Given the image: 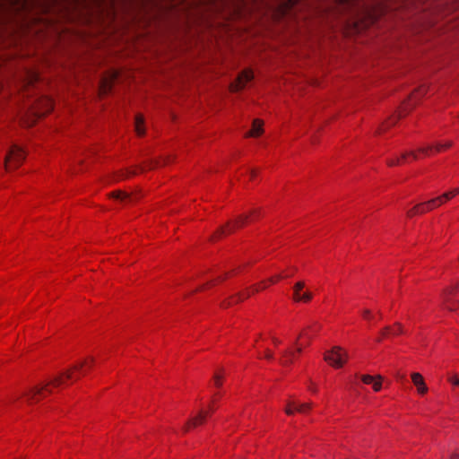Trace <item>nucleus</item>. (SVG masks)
Here are the masks:
<instances>
[{
  "mask_svg": "<svg viewBox=\"0 0 459 459\" xmlns=\"http://www.w3.org/2000/svg\"><path fill=\"white\" fill-rule=\"evenodd\" d=\"M222 374L221 372H216L213 376V381H214V385L217 387V388H220L222 385Z\"/></svg>",
  "mask_w": 459,
  "mask_h": 459,
  "instance_id": "b1692460",
  "label": "nucleus"
},
{
  "mask_svg": "<svg viewBox=\"0 0 459 459\" xmlns=\"http://www.w3.org/2000/svg\"><path fill=\"white\" fill-rule=\"evenodd\" d=\"M459 290V282L456 285L446 289L443 294V302L448 310L455 311L459 307L458 300L454 299L455 293Z\"/></svg>",
  "mask_w": 459,
  "mask_h": 459,
  "instance_id": "9d476101",
  "label": "nucleus"
},
{
  "mask_svg": "<svg viewBox=\"0 0 459 459\" xmlns=\"http://www.w3.org/2000/svg\"><path fill=\"white\" fill-rule=\"evenodd\" d=\"M451 459H459V453H455L451 455Z\"/></svg>",
  "mask_w": 459,
  "mask_h": 459,
  "instance_id": "7c9ffc66",
  "label": "nucleus"
},
{
  "mask_svg": "<svg viewBox=\"0 0 459 459\" xmlns=\"http://www.w3.org/2000/svg\"><path fill=\"white\" fill-rule=\"evenodd\" d=\"M382 318V315L380 312H378V316H377V319H381Z\"/></svg>",
  "mask_w": 459,
  "mask_h": 459,
  "instance_id": "473e14b6",
  "label": "nucleus"
},
{
  "mask_svg": "<svg viewBox=\"0 0 459 459\" xmlns=\"http://www.w3.org/2000/svg\"><path fill=\"white\" fill-rule=\"evenodd\" d=\"M361 381L366 385H372L375 392L380 391L382 387V377L380 376L376 377L370 375H363L361 377Z\"/></svg>",
  "mask_w": 459,
  "mask_h": 459,
  "instance_id": "2eb2a0df",
  "label": "nucleus"
},
{
  "mask_svg": "<svg viewBox=\"0 0 459 459\" xmlns=\"http://www.w3.org/2000/svg\"><path fill=\"white\" fill-rule=\"evenodd\" d=\"M258 175V169H252L248 171V177L250 180H254Z\"/></svg>",
  "mask_w": 459,
  "mask_h": 459,
  "instance_id": "a878e982",
  "label": "nucleus"
},
{
  "mask_svg": "<svg viewBox=\"0 0 459 459\" xmlns=\"http://www.w3.org/2000/svg\"><path fill=\"white\" fill-rule=\"evenodd\" d=\"M229 274H230V273H225L224 274H220L216 278L208 281L205 284L199 286L196 290L199 291V290L208 289L212 286H214L217 282H221V281H224L229 276Z\"/></svg>",
  "mask_w": 459,
  "mask_h": 459,
  "instance_id": "6ab92c4d",
  "label": "nucleus"
},
{
  "mask_svg": "<svg viewBox=\"0 0 459 459\" xmlns=\"http://www.w3.org/2000/svg\"><path fill=\"white\" fill-rule=\"evenodd\" d=\"M382 318V315L380 312H378V316H377V319H381Z\"/></svg>",
  "mask_w": 459,
  "mask_h": 459,
  "instance_id": "2f4dec72",
  "label": "nucleus"
},
{
  "mask_svg": "<svg viewBox=\"0 0 459 459\" xmlns=\"http://www.w3.org/2000/svg\"><path fill=\"white\" fill-rule=\"evenodd\" d=\"M362 317L368 321H371L374 319V316H372L371 311L369 309H364L362 311Z\"/></svg>",
  "mask_w": 459,
  "mask_h": 459,
  "instance_id": "393cba45",
  "label": "nucleus"
},
{
  "mask_svg": "<svg viewBox=\"0 0 459 459\" xmlns=\"http://www.w3.org/2000/svg\"><path fill=\"white\" fill-rule=\"evenodd\" d=\"M254 79V74L251 69H245L238 75L236 81L230 84V90L233 92L242 91L247 84L252 82Z\"/></svg>",
  "mask_w": 459,
  "mask_h": 459,
  "instance_id": "6e6552de",
  "label": "nucleus"
},
{
  "mask_svg": "<svg viewBox=\"0 0 459 459\" xmlns=\"http://www.w3.org/2000/svg\"><path fill=\"white\" fill-rule=\"evenodd\" d=\"M411 380L414 385L417 387V391L420 394H424L428 391V387L425 384L424 378L420 373H413L411 375Z\"/></svg>",
  "mask_w": 459,
  "mask_h": 459,
  "instance_id": "dca6fc26",
  "label": "nucleus"
},
{
  "mask_svg": "<svg viewBox=\"0 0 459 459\" xmlns=\"http://www.w3.org/2000/svg\"><path fill=\"white\" fill-rule=\"evenodd\" d=\"M289 276H290L289 274L273 276L265 281L259 282L258 284L252 286L250 289L243 290L242 292H239L237 295L230 297L229 299V300L223 301L222 306L224 307H230V306L236 304L239 301H242V300L247 299L251 294H254L262 290H264L271 284L276 283L280 279L284 278V277H289Z\"/></svg>",
  "mask_w": 459,
  "mask_h": 459,
  "instance_id": "20e7f679",
  "label": "nucleus"
},
{
  "mask_svg": "<svg viewBox=\"0 0 459 459\" xmlns=\"http://www.w3.org/2000/svg\"><path fill=\"white\" fill-rule=\"evenodd\" d=\"M102 90L105 91V92H108V91H111V86H108L107 84V82H102Z\"/></svg>",
  "mask_w": 459,
  "mask_h": 459,
  "instance_id": "c85d7f7f",
  "label": "nucleus"
},
{
  "mask_svg": "<svg viewBox=\"0 0 459 459\" xmlns=\"http://www.w3.org/2000/svg\"><path fill=\"white\" fill-rule=\"evenodd\" d=\"M452 145L451 142H447L445 144L429 145L426 147L419 148L417 151L407 152L402 154L400 158L391 159L388 160V166H396L402 162L406 161L409 158L417 160L419 155L429 156L435 152H439L443 150L448 149Z\"/></svg>",
  "mask_w": 459,
  "mask_h": 459,
  "instance_id": "f03ea898",
  "label": "nucleus"
},
{
  "mask_svg": "<svg viewBox=\"0 0 459 459\" xmlns=\"http://www.w3.org/2000/svg\"><path fill=\"white\" fill-rule=\"evenodd\" d=\"M218 397H219V393L214 394L212 401V404L210 405L209 410L208 411H204V410L200 411L199 413L195 417L192 418L186 423V425L185 427V431H188L193 428L202 425L206 420V419L215 411L213 404L216 402V400L218 399Z\"/></svg>",
  "mask_w": 459,
  "mask_h": 459,
  "instance_id": "0eeeda50",
  "label": "nucleus"
},
{
  "mask_svg": "<svg viewBox=\"0 0 459 459\" xmlns=\"http://www.w3.org/2000/svg\"><path fill=\"white\" fill-rule=\"evenodd\" d=\"M437 204V201L435 200V198H432L427 202L416 204L414 207H412L411 210L407 212V217L412 218L417 214H423L427 212H429L434 208L438 207Z\"/></svg>",
  "mask_w": 459,
  "mask_h": 459,
  "instance_id": "9b49d317",
  "label": "nucleus"
},
{
  "mask_svg": "<svg viewBox=\"0 0 459 459\" xmlns=\"http://www.w3.org/2000/svg\"><path fill=\"white\" fill-rule=\"evenodd\" d=\"M94 364V359L88 358L78 362L69 370L61 373L50 381L25 390L22 397L26 403L32 404L52 393V389L64 385L66 381H74L86 374Z\"/></svg>",
  "mask_w": 459,
  "mask_h": 459,
  "instance_id": "f257e3e1",
  "label": "nucleus"
},
{
  "mask_svg": "<svg viewBox=\"0 0 459 459\" xmlns=\"http://www.w3.org/2000/svg\"><path fill=\"white\" fill-rule=\"evenodd\" d=\"M264 358L268 360H273V353L269 351V350H266L264 351Z\"/></svg>",
  "mask_w": 459,
  "mask_h": 459,
  "instance_id": "cd10ccee",
  "label": "nucleus"
},
{
  "mask_svg": "<svg viewBox=\"0 0 459 459\" xmlns=\"http://www.w3.org/2000/svg\"><path fill=\"white\" fill-rule=\"evenodd\" d=\"M310 390H311L312 392H314V393H316V388H314V387H310Z\"/></svg>",
  "mask_w": 459,
  "mask_h": 459,
  "instance_id": "72a5a7b5",
  "label": "nucleus"
},
{
  "mask_svg": "<svg viewBox=\"0 0 459 459\" xmlns=\"http://www.w3.org/2000/svg\"><path fill=\"white\" fill-rule=\"evenodd\" d=\"M273 342L274 343V345H279L281 343V341L277 338H273Z\"/></svg>",
  "mask_w": 459,
  "mask_h": 459,
  "instance_id": "c756f323",
  "label": "nucleus"
},
{
  "mask_svg": "<svg viewBox=\"0 0 459 459\" xmlns=\"http://www.w3.org/2000/svg\"><path fill=\"white\" fill-rule=\"evenodd\" d=\"M264 133V121L259 118L253 120L251 129L247 133V137H259Z\"/></svg>",
  "mask_w": 459,
  "mask_h": 459,
  "instance_id": "4468645a",
  "label": "nucleus"
},
{
  "mask_svg": "<svg viewBox=\"0 0 459 459\" xmlns=\"http://www.w3.org/2000/svg\"><path fill=\"white\" fill-rule=\"evenodd\" d=\"M459 194V187H456L451 191L446 192L440 196L435 197V200L437 201V206H440L442 204L447 202L448 200L452 199L455 195Z\"/></svg>",
  "mask_w": 459,
  "mask_h": 459,
  "instance_id": "a211bd4d",
  "label": "nucleus"
},
{
  "mask_svg": "<svg viewBox=\"0 0 459 459\" xmlns=\"http://www.w3.org/2000/svg\"><path fill=\"white\" fill-rule=\"evenodd\" d=\"M335 2L344 10H350L359 4V0H335Z\"/></svg>",
  "mask_w": 459,
  "mask_h": 459,
  "instance_id": "aec40b11",
  "label": "nucleus"
},
{
  "mask_svg": "<svg viewBox=\"0 0 459 459\" xmlns=\"http://www.w3.org/2000/svg\"><path fill=\"white\" fill-rule=\"evenodd\" d=\"M305 287V283L303 281H299L295 284L293 288V298L295 299L297 296H299Z\"/></svg>",
  "mask_w": 459,
  "mask_h": 459,
  "instance_id": "5701e85b",
  "label": "nucleus"
},
{
  "mask_svg": "<svg viewBox=\"0 0 459 459\" xmlns=\"http://www.w3.org/2000/svg\"><path fill=\"white\" fill-rule=\"evenodd\" d=\"M26 153L18 145H13L6 154L4 165L7 170L15 169L22 165L25 160Z\"/></svg>",
  "mask_w": 459,
  "mask_h": 459,
  "instance_id": "423d86ee",
  "label": "nucleus"
},
{
  "mask_svg": "<svg viewBox=\"0 0 459 459\" xmlns=\"http://www.w3.org/2000/svg\"><path fill=\"white\" fill-rule=\"evenodd\" d=\"M403 333V330L402 325L399 323L394 324L393 326L385 327L381 333L380 336L377 339V342H380L383 338H388L391 336H397Z\"/></svg>",
  "mask_w": 459,
  "mask_h": 459,
  "instance_id": "f8f14e48",
  "label": "nucleus"
},
{
  "mask_svg": "<svg viewBox=\"0 0 459 459\" xmlns=\"http://www.w3.org/2000/svg\"><path fill=\"white\" fill-rule=\"evenodd\" d=\"M144 123H145L144 117L141 114H137L135 116V119H134V126H135V131H136L138 136H140V137H143L145 134Z\"/></svg>",
  "mask_w": 459,
  "mask_h": 459,
  "instance_id": "f3484780",
  "label": "nucleus"
},
{
  "mask_svg": "<svg viewBox=\"0 0 459 459\" xmlns=\"http://www.w3.org/2000/svg\"><path fill=\"white\" fill-rule=\"evenodd\" d=\"M54 106H55L54 100L50 98H47L45 100V108L40 114H39V116H46V115L51 113L54 109Z\"/></svg>",
  "mask_w": 459,
  "mask_h": 459,
  "instance_id": "412c9836",
  "label": "nucleus"
},
{
  "mask_svg": "<svg viewBox=\"0 0 459 459\" xmlns=\"http://www.w3.org/2000/svg\"><path fill=\"white\" fill-rule=\"evenodd\" d=\"M312 299V294L309 291L301 292L299 296H297L294 299L295 301H303L308 302Z\"/></svg>",
  "mask_w": 459,
  "mask_h": 459,
  "instance_id": "4be33fe9",
  "label": "nucleus"
},
{
  "mask_svg": "<svg viewBox=\"0 0 459 459\" xmlns=\"http://www.w3.org/2000/svg\"><path fill=\"white\" fill-rule=\"evenodd\" d=\"M325 360L333 367L342 368L346 362V358L341 348L333 347L325 354Z\"/></svg>",
  "mask_w": 459,
  "mask_h": 459,
  "instance_id": "1a4fd4ad",
  "label": "nucleus"
},
{
  "mask_svg": "<svg viewBox=\"0 0 459 459\" xmlns=\"http://www.w3.org/2000/svg\"><path fill=\"white\" fill-rule=\"evenodd\" d=\"M449 382L455 386H459V377L457 376H452L449 377Z\"/></svg>",
  "mask_w": 459,
  "mask_h": 459,
  "instance_id": "bb28decb",
  "label": "nucleus"
},
{
  "mask_svg": "<svg viewBox=\"0 0 459 459\" xmlns=\"http://www.w3.org/2000/svg\"><path fill=\"white\" fill-rule=\"evenodd\" d=\"M319 330V325L317 324H314L313 325L308 326L304 329L296 341V345L298 346L296 349H287L282 351L281 357L280 359V362L282 366L287 367L290 366L294 359L301 353L302 351V342H299L300 339L305 337L310 338V333H316Z\"/></svg>",
  "mask_w": 459,
  "mask_h": 459,
  "instance_id": "39448f33",
  "label": "nucleus"
},
{
  "mask_svg": "<svg viewBox=\"0 0 459 459\" xmlns=\"http://www.w3.org/2000/svg\"><path fill=\"white\" fill-rule=\"evenodd\" d=\"M260 212L258 210H254L249 214H243L239 216L236 221H230L226 225L219 228L214 234L212 236V240L216 241L226 236L228 234L232 233L236 229L241 228L247 223L256 220L259 217Z\"/></svg>",
  "mask_w": 459,
  "mask_h": 459,
  "instance_id": "7ed1b4c3",
  "label": "nucleus"
},
{
  "mask_svg": "<svg viewBox=\"0 0 459 459\" xmlns=\"http://www.w3.org/2000/svg\"><path fill=\"white\" fill-rule=\"evenodd\" d=\"M310 410V404L309 403H300L298 402H290L288 403L286 407V413L288 415L293 414L295 411L300 412V413H306Z\"/></svg>",
  "mask_w": 459,
  "mask_h": 459,
  "instance_id": "ddd939ff",
  "label": "nucleus"
}]
</instances>
